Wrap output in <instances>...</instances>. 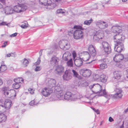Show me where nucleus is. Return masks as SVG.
<instances>
[{"label":"nucleus","instance_id":"nucleus-20","mask_svg":"<svg viewBox=\"0 0 128 128\" xmlns=\"http://www.w3.org/2000/svg\"><path fill=\"white\" fill-rule=\"evenodd\" d=\"M63 78L64 80H68L71 79L72 76L70 71L68 70L66 71L63 76Z\"/></svg>","mask_w":128,"mask_h":128},{"label":"nucleus","instance_id":"nucleus-25","mask_svg":"<svg viewBox=\"0 0 128 128\" xmlns=\"http://www.w3.org/2000/svg\"><path fill=\"white\" fill-rule=\"evenodd\" d=\"M112 32L114 33H120L122 31L121 27L118 26H113L112 28Z\"/></svg>","mask_w":128,"mask_h":128},{"label":"nucleus","instance_id":"nucleus-55","mask_svg":"<svg viewBox=\"0 0 128 128\" xmlns=\"http://www.w3.org/2000/svg\"><path fill=\"white\" fill-rule=\"evenodd\" d=\"M42 50H40V52H39V53L40 56V58L41 56L42 55Z\"/></svg>","mask_w":128,"mask_h":128},{"label":"nucleus","instance_id":"nucleus-22","mask_svg":"<svg viewBox=\"0 0 128 128\" xmlns=\"http://www.w3.org/2000/svg\"><path fill=\"white\" fill-rule=\"evenodd\" d=\"M124 58L123 55L121 54H116L114 57V60L116 62H119Z\"/></svg>","mask_w":128,"mask_h":128},{"label":"nucleus","instance_id":"nucleus-43","mask_svg":"<svg viewBox=\"0 0 128 128\" xmlns=\"http://www.w3.org/2000/svg\"><path fill=\"white\" fill-rule=\"evenodd\" d=\"M9 24H10V23H7L6 22H0V26L4 25L8 26Z\"/></svg>","mask_w":128,"mask_h":128},{"label":"nucleus","instance_id":"nucleus-30","mask_svg":"<svg viewBox=\"0 0 128 128\" xmlns=\"http://www.w3.org/2000/svg\"><path fill=\"white\" fill-rule=\"evenodd\" d=\"M72 72L73 73V76L76 78L79 79H82V78L78 74V72L74 70H72Z\"/></svg>","mask_w":128,"mask_h":128},{"label":"nucleus","instance_id":"nucleus-40","mask_svg":"<svg viewBox=\"0 0 128 128\" xmlns=\"http://www.w3.org/2000/svg\"><path fill=\"white\" fill-rule=\"evenodd\" d=\"M28 26V24L26 22L23 23L21 25V27L24 28H26Z\"/></svg>","mask_w":128,"mask_h":128},{"label":"nucleus","instance_id":"nucleus-44","mask_svg":"<svg viewBox=\"0 0 128 128\" xmlns=\"http://www.w3.org/2000/svg\"><path fill=\"white\" fill-rule=\"evenodd\" d=\"M28 91L31 94H33L34 93V90L31 88L28 89Z\"/></svg>","mask_w":128,"mask_h":128},{"label":"nucleus","instance_id":"nucleus-52","mask_svg":"<svg viewBox=\"0 0 128 128\" xmlns=\"http://www.w3.org/2000/svg\"><path fill=\"white\" fill-rule=\"evenodd\" d=\"M13 54L12 53L8 54H6V56L7 57H9L10 56H13L12 55V54Z\"/></svg>","mask_w":128,"mask_h":128},{"label":"nucleus","instance_id":"nucleus-50","mask_svg":"<svg viewBox=\"0 0 128 128\" xmlns=\"http://www.w3.org/2000/svg\"><path fill=\"white\" fill-rule=\"evenodd\" d=\"M124 87L126 88H128V82L125 83L124 85Z\"/></svg>","mask_w":128,"mask_h":128},{"label":"nucleus","instance_id":"nucleus-6","mask_svg":"<svg viewBox=\"0 0 128 128\" xmlns=\"http://www.w3.org/2000/svg\"><path fill=\"white\" fill-rule=\"evenodd\" d=\"M115 94H110L107 93L106 98L108 99L112 98L115 99L121 98L123 96V92L120 88H116L115 90Z\"/></svg>","mask_w":128,"mask_h":128},{"label":"nucleus","instance_id":"nucleus-33","mask_svg":"<svg viewBox=\"0 0 128 128\" xmlns=\"http://www.w3.org/2000/svg\"><path fill=\"white\" fill-rule=\"evenodd\" d=\"M22 65L24 67H26L29 63L28 60L25 58L22 61Z\"/></svg>","mask_w":128,"mask_h":128},{"label":"nucleus","instance_id":"nucleus-34","mask_svg":"<svg viewBox=\"0 0 128 128\" xmlns=\"http://www.w3.org/2000/svg\"><path fill=\"white\" fill-rule=\"evenodd\" d=\"M20 84L15 82L13 84L12 87L14 89H17L20 88Z\"/></svg>","mask_w":128,"mask_h":128},{"label":"nucleus","instance_id":"nucleus-41","mask_svg":"<svg viewBox=\"0 0 128 128\" xmlns=\"http://www.w3.org/2000/svg\"><path fill=\"white\" fill-rule=\"evenodd\" d=\"M6 112L5 110V108L2 105H0V112Z\"/></svg>","mask_w":128,"mask_h":128},{"label":"nucleus","instance_id":"nucleus-17","mask_svg":"<svg viewBox=\"0 0 128 128\" xmlns=\"http://www.w3.org/2000/svg\"><path fill=\"white\" fill-rule=\"evenodd\" d=\"M124 48V45L121 42L116 43L115 44L114 50L118 52H121L123 50Z\"/></svg>","mask_w":128,"mask_h":128},{"label":"nucleus","instance_id":"nucleus-61","mask_svg":"<svg viewBox=\"0 0 128 128\" xmlns=\"http://www.w3.org/2000/svg\"><path fill=\"white\" fill-rule=\"evenodd\" d=\"M124 60L125 61H127L128 60V57H127L126 58H124Z\"/></svg>","mask_w":128,"mask_h":128},{"label":"nucleus","instance_id":"nucleus-5","mask_svg":"<svg viewBox=\"0 0 128 128\" xmlns=\"http://www.w3.org/2000/svg\"><path fill=\"white\" fill-rule=\"evenodd\" d=\"M2 91L5 96L8 98H14L16 96V92L13 89H10L9 87L5 86L2 89Z\"/></svg>","mask_w":128,"mask_h":128},{"label":"nucleus","instance_id":"nucleus-53","mask_svg":"<svg viewBox=\"0 0 128 128\" xmlns=\"http://www.w3.org/2000/svg\"><path fill=\"white\" fill-rule=\"evenodd\" d=\"M109 121L110 122H112L114 121L113 119L111 117H110L108 119Z\"/></svg>","mask_w":128,"mask_h":128},{"label":"nucleus","instance_id":"nucleus-23","mask_svg":"<svg viewBox=\"0 0 128 128\" xmlns=\"http://www.w3.org/2000/svg\"><path fill=\"white\" fill-rule=\"evenodd\" d=\"M64 72V68L62 65L57 66L55 69V72L57 74H60Z\"/></svg>","mask_w":128,"mask_h":128},{"label":"nucleus","instance_id":"nucleus-64","mask_svg":"<svg viewBox=\"0 0 128 128\" xmlns=\"http://www.w3.org/2000/svg\"><path fill=\"white\" fill-rule=\"evenodd\" d=\"M124 112H128V108L125 110Z\"/></svg>","mask_w":128,"mask_h":128},{"label":"nucleus","instance_id":"nucleus-10","mask_svg":"<svg viewBox=\"0 0 128 128\" xmlns=\"http://www.w3.org/2000/svg\"><path fill=\"white\" fill-rule=\"evenodd\" d=\"M96 26L101 29H104L107 28L108 26V23L102 20H98L95 22Z\"/></svg>","mask_w":128,"mask_h":128},{"label":"nucleus","instance_id":"nucleus-13","mask_svg":"<svg viewBox=\"0 0 128 128\" xmlns=\"http://www.w3.org/2000/svg\"><path fill=\"white\" fill-rule=\"evenodd\" d=\"M79 72L80 75L85 77H89L91 74L90 70L86 69H81L80 70Z\"/></svg>","mask_w":128,"mask_h":128},{"label":"nucleus","instance_id":"nucleus-47","mask_svg":"<svg viewBox=\"0 0 128 128\" xmlns=\"http://www.w3.org/2000/svg\"><path fill=\"white\" fill-rule=\"evenodd\" d=\"M92 110L95 112L97 114H100V112L99 111V110H98L97 109L96 110L95 108H92Z\"/></svg>","mask_w":128,"mask_h":128},{"label":"nucleus","instance_id":"nucleus-59","mask_svg":"<svg viewBox=\"0 0 128 128\" xmlns=\"http://www.w3.org/2000/svg\"><path fill=\"white\" fill-rule=\"evenodd\" d=\"M61 0H54V1L55 2V3H56V2H59Z\"/></svg>","mask_w":128,"mask_h":128},{"label":"nucleus","instance_id":"nucleus-8","mask_svg":"<svg viewBox=\"0 0 128 128\" xmlns=\"http://www.w3.org/2000/svg\"><path fill=\"white\" fill-rule=\"evenodd\" d=\"M59 45L60 48L65 50L69 49L70 47L69 42L66 40H60L59 42Z\"/></svg>","mask_w":128,"mask_h":128},{"label":"nucleus","instance_id":"nucleus-42","mask_svg":"<svg viewBox=\"0 0 128 128\" xmlns=\"http://www.w3.org/2000/svg\"><path fill=\"white\" fill-rule=\"evenodd\" d=\"M56 12L57 14H63L65 12V11L64 10H62L61 9H58L57 11Z\"/></svg>","mask_w":128,"mask_h":128},{"label":"nucleus","instance_id":"nucleus-63","mask_svg":"<svg viewBox=\"0 0 128 128\" xmlns=\"http://www.w3.org/2000/svg\"><path fill=\"white\" fill-rule=\"evenodd\" d=\"M58 47L56 45H54V47L53 48L54 49L57 48Z\"/></svg>","mask_w":128,"mask_h":128},{"label":"nucleus","instance_id":"nucleus-24","mask_svg":"<svg viewBox=\"0 0 128 128\" xmlns=\"http://www.w3.org/2000/svg\"><path fill=\"white\" fill-rule=\"evenodd\" d=\"M88 50L89 54L92 56L94 57L96 56V51L93 45H90L89 46Z\"/></svg>","mask_w":128,"mask_h":128},{"label":"nucleus","instance_id":"nucleus-9","mask_svg":"<svg viewBox=\"0 0 128 128\" xmlns=\"http://www.w3.org/2000/svg\"><path fill=\"white\" fill-rule=\"evenodd\" d=\"M27 8V6L25 5L20 4L18 6H16L14 7L13 11L14 13L20 12L25 11Z\"/></svg>","mask_w":128,"mask_h":128},{"label":"nucleus","instance_id":"nucleus-19","mask_svg":"<svg viewBox=\"0 0 128 128\" xmlns=\"http://www.w3.org/2000/svg\"><path fill=\"white\" fill-rule=\"evenodd\" d=\"M12 102L11 100H6L5 101L4 104V107L5 108V110L6 111L5 114H9L8 111H6V110H8L12 106Z\"/></svg>","mask_w":128,"mask_h":128},{"label":"nucleus","instance_id":"nucleus-45","mask_svg":"<svg viewBox=\"0 0 128 128\" xmlns=\"http://www.w3.org/2000/svg\"><path fill=\"white\" fill-rule=\"evenodd\" d=\"M95 32L96 33H97V34H98V36H101V35H100V34H104L102 33V31L101 30H99L98 31L96 32Z\"/></svg>","mask_w":128,"mask_h":128},{"label":"nucleus","instance_id":"nucleus-7","mask_svg":"<svg viewBox=\"0 0 128 128\" xmlns=\"http://www.w3.org/2000/svg\"><path fill=\"white\" fill-rule=\"evenodd\" d=\"M123 76L122 72L119 71H116L113 72V81L115 83L121 82L123 80Z\"/></svg>","mask_w":128,"mask_h":128},{"label":"nucleus","instance_id":"nucleus-29","mask_svg":"<svg viewBox=\"0 0 128 128\" xmlns=\"http://www.w3.org/2000/svg\"><path fill=\"white\" fill-rule=\"evenodd\" d=\"M7 119L6 115L4 114L3 113L0 114V122H4Z\"/></svg>","mask_w":128,"mask_h":128},{"label":"nucleus","instance_id":"nucleus-39","mask_svg":"<svg viewBox=\"0 0 128 128\" xmlns=\"http://www.w3.org/2000/svg\"><path fill=\"white\" fill-rule=\"evenodd\" d=\"M107 67V64H102L100 65V68L101 69H104Z\"/></svg>","mask_w":128,"mask_h":128},{"label":"nucleus","instance_id":"nucleus-28","mask_svg":"<svg viewBox=\"0 0 128 128\" xmlns=\"http://www.w3.org/2000/svg\"><path fill=\"white\" fill-rule=\"evenodd\" d=\"M98 34L95 33L94 34V40L98 41L100 39H102L104 36V34H100V35L101 36H98Z\"/></svg>","mask_w":128,"mask_h":128},{"label":"nucleus","instance_id":"nucleus-62","mask_svg":"<svg viewBox=\"0 0 128 128\" xmlns=\"http://www.w3.org/2000/svg\"><path fill=\"white\" fill-rule=\"evenodd\" d=\"M3 7V6L2 4L0 3V9L2 8Z\"/></svg>","mask_w":128,"mask_h":128},{"label":"nucleus","instance_id":"nucleus-14","mask_svg":"<svg viewBox=\"0 0 128 128\" xmlns=\"http://www.w3.org/2000/svg\"><path fill=\"white\" fill-rule=\"evenodd\" d=\"M118 34L115 35L113 37L114 41L116 43L121 42L125 39L124 36H122L120 33H118Z\"/></svg>","mask_w":128,"mask_h":128},{"label":"nucleus","instance_id":"nucleus-37","mask_svg":"<svg viewBox=\"0 0 128 128\" xmlns=\"http://www.w3.org/2000/svg\"><path fill=\"white\" fill-rule=\"evenodd\" d=\"M38 102L36 100H33L31 101L29 103L30 105L32 106L34 105H36L38 104Z\"/></svg>","mask_w":128,"mask_h":128},{"label":"nucleus","instance_id":"nucleus-32","mask_svg":"<svg viewBox=\"0 0 128 128\" xmlns=\"http://www.w3.org/2000/svg\"><path fill=\"white\" fill-rule=\"evenodd\" d=\"M81 96L78 93L73 94L72 98H74V100H75L77 99H79L81 98Z\"/></svg>","mask_w":128,"mask_h":128},{"label":"nucleus","instance_id":"nucleus-57","mask_svg":"<svg viewBox=\"0 0 128 128\" xmlns=\"http://www.w3.org/2000/svg\"><path fill=\"white\" fill-rule=\"evenodd\" d=\"M0 2L1 3H3V4H4L5 3V1L4 0H0Z\"/></svg>","mask_w":128,"mask_h":128},{"label":"nucleus","instance_id":"nucleus-36","mask_svg":"<svg viewBox=\"0 0 128 128\" xmlns=\"http://www.w3.org/2000/svg\"><path fill=\"white\" fill-rule=\"evenodd\" d=\"M6 69L7 68L5 65H1L0 67V72H4Z\"/></svg>","mask_w":128,"mask_h":128},{"label":"nucleus","instance_id":"nucleus-35","mask_svg":"<svg viewBox=\"0 0 128 128\" xmlns=\"http://www.w3.org/2000/svg\"><path fill=\"white\" fill-rule=\"evenodd\" d=\"M14 80L15 82L20 84L21 82H23L24 80L22 78H18L14 79Z\"/></svg>","mask_w":128,"mask_h":128},{"label":"nucleus","instance_id":"nucleus-21","mask_svg":"<svg viewBox=\"0 0 128 128\" xmlns=\"http://www.w3.org/2000/svg\"><path fill=\"white\" fill-rule=\"evenodd\" d=\"M4 13L6 15L14 13L13 8L12 6H7L4 8Z\"/></svg>","mask_w":128,"mask_h":128},{"label":"nucleus","instance_id":"nucleus-48","mask_svg":"<svg viewBox=\"0 0 128 128\" xmlns=\"http://www.w3.org/2000/svg\"><path fill=\"white\" fill-rule=\"evenodd\" d=\"M99 78V75L97 74L95 75V76H94V78L95 80H97Z\"/></svg>","mask_w":128,"mask_h":128},{"label":"nucleus","instance_id":"nucleus-12","mask_svg":"<svg viewBox=\"0 0 128 128\" xmlns=\"http://www.w3.org/2000/svg\"><path fill=\"white\" fill-rule=\"evenodd\" d=\"M102 45L103 50L106 53L108 54L111 51L110 46L107 42L103 41L102 43Z\"/></svg>","mask_w":128,"mask_h":128},{"label":"nucleus","instance_id":"nucleus-18","mask_svg":"<svg viewBox=\"0 0 128 128\" xmlns=\"http://www.w3.org/2000/svg\"><path fill=\"white\" fill-rule=\"evenodd\" d=\"M40 4L44 5L53 6V8L56 6L57 5L56 4H52V2L51 0H39Z\"/></svg>","mask_w":128,"mask_h":128},{"label":"nucleus","instance_id":"nucleus-51","mask_svg":"<svg viewBox=\"0 0 128 128\" xmlns=\"http://www.w3.org/2000/svg\"><path fill=\"white\" fill-rule=\"evenodd\" d=\"M17 33H15L10 35V36L11 37H15L17 36Z\"/></svg>","mask_w":128,"mask_h":128},{"label":"nucleus","instance_id":"nucleus-46","mask_svg":"<svg viewBox=\"0 0 128 128\" xmlns=\"http://www.w3.org/2000/svg\"><path fill=\"white\" fill-rule=\"evenodd\" d=\"M40 57H39L38 59L37 62L35 63V65H36L37 64H40Z\"/></svg>","mask_w":128,"mask_h":128},{"label":"nucleus","instance_id":"nucleus-16","mask_svg":"<svg viewBox=\"0 0 128 128\" xmlns=\"http://www.w3.org/2000/svg\"><path fill=\"white\" fill-rule=\"evenodd\" d=\"M52 92L51 88L49 87H45L42 88L41 92L42 94L45 97L48 96Z\"/></svg>","mask_w":128,"mask_h":128},{"label":"nucleus","instance_id":"nucleus-54","mask_svg":"<svg viewBox=\"0 0 128 128\" xmlns=\"http://www.w3.org/2000/svg\"><path fill=\"white\" fill-rule=\"evenodd\" d=\"M7 44V42H4V45L2 46V48H4L6 47V45Z\"/></svg>","mask_w":128,"mask_h":128},{"label":"nucleus","instance_id":"nucleus-38","mask_svg":"<svg viewBox=\"0 0 128 128\" xmlns=\"http://www.w3.org/2000/svg\"><path fill=\"white\" fill-rule=\"evenodd\" d=\"M93 21L92 19H91L90 20H86L85 21L84 23V24L89 25H90V24Z\"/></svg>","mask_w":128,"mask_h":128},{"label":"nucleus","instance_id":"nucleus-3","mask_svg":"<svg viewBox=\"0 0 128 128\" xmlns=\"http://www.w3.org/2000/svg\"><path fill=\"white\" fill-rule=\"evenodd\" d=\"M76 30L73 31V30L68 32V34H73L74 38L78 40L82 38L83 37L84 33L82 30L84 28L80 26H75L74 27Z\"/></svg>","mask_w":128,"mask_h":128},{"label":"nucleus","instance_id":"nucleus-56","mask_svg":"<svg viewBox=\"0 0 128 128\" xmlns=\"http://www.w3.org/2000/svg\"><path fill=\"white\" fill-rule=\"evenodd\" d=\"M3 84V81L2 79L0 78V86Z\"/></svg>","mask_w":128,"mask_h":128},{"label":"nucleus","instance_id":"nucleus-27","mask_svg":"<svg viewBox=\"0 0 128 128\" xmlns=\"http://www.w3.org/2000/svg\"><path fill=\"white\" fill-rule=\"evenodd\" d=\"M75 65L77 66H80L82 64V60L79 58L78 59H76L74 60Z\"/></svg>","mask_w":128,"mask_h":128},{"label":"nucleus","instance_id":"nucleus-11","mask_svg":"<svg viewBox=\"0 0 128 128\" xmlns=\"http://www.w3.org/2000/svg\"><path fill=\"white\" fill-rule=\"evenodd\" d=\"M59 60L58 57L54 55L50 58L49 62L51 66H54L58 64Z\"/></svg>","mask_w":128,"mask_h":128},{"label":"nucleus","instance_id":"nucleus-1","mask_svg":"<svg viewBox=\"0 0 128 128\" xmlns=\"http://www.w3.org/2000/svg\"><path fill=\"white\" fill-rule=\"evenodd\" d=\"M55 89L58 92L56 96L58 99L72 101L74 100V98H72L73 94L71 92H66L64 90H61L60 88L57 86L56 87Z\"/></svg>","mask_w":128,"mask_h":128},{"label":"nucleus","instance_id":"nucleus-4","mask_svg":"<svg viewBox=\"0 0 128 128\" xmlns=\"http://www.w3.org/2000/svg\"><path fill=\"white\" fill-rule=\"evenodd\" d=\"M89 88L94 93L98 94L100 96H104L106 98L107 93L106 92L105 90H102V87L99 84H94L90 86Z\"/></svg>","mask_w":128,"mask_h":128},{"label":"nucleus","instance_id":"nucleus-2","mask_svg":"<svg viewBox=\"0 0 128 128\" xmlns=\"http://www.w3.org/2000/svg\"><path fill=\"white\" fill-rule=\"evenodd\" d=\"M72 56L69 52H66L63 55L62 59L64 60L67 61L66 64L68 66L70 67L73 66L72 59L74 60L76 57L77 54L75 51H73L72 53Z\"/></svg>","mask_w":128,"mask_h":128},{"label":"nucleus","instance_id":"nucleus-60","mask_svg":"<svg viewBox=\"0 0 128 128\" xmlns=\"http://www.w3.org/2000/svg\"><path fill=\"white\" fill-rule=\"evenodd\" d=\"M126 74L127 75V77L128 78V69L126 70Z\"/></svg>","mask_w":128,"mask_h":128},{"label":"nucleus","instance_id":"nucleus-26","mask_svg":"<svg viewBox=\"0 0 128 128\" xmlns=\"http://www.w3.org/2000/svg\"><path fill=\"white\" fill-rule=\"evenodd\" d=\"M56 82L55 80L53 79H50V80H48V86L50 87H55V89L56 90V89H55L56 87H58L57 86H56ZM60 88L59 86H58Z\"/></svg>","mask_w":128,"mask_h":128},{"label":"nucleus","instance_id":"nucleus-58","mask_svg":"<svg viewBox=\"0 0 128 128\" xmlns=\"http://www.w3.org/2000/svg\"><path fill=\"white\" fill-rule=\"evenodd\" d=\"M124 121H123V123H122V125H121V126H120V128H124Z\"/></svg>","mask_w":128,"mask_h":128},{"label":"nucleus","instance_id":"nucleus-49","mask_svg":"<svg viewBox=\"0 0 128 128\" xmlns=\"http://www.w3.org/2000/svg\"><path fill=\"white\" fill-rule=\"evenodd\" d=\"M41 69V68L39 66H37L36 67L35 69V71H38L40 70Z\"/></svg>","mask_w":128,"mask_h":128},{"label":"nucleus","instance_id":"nucleus-15","mask_svg":"<svg viewBox=\"0 0 128 128\" xmlns=\"http://www.w3.org/2000/svg\"><path fill=\"white\" fill-rule=\"evenodd\" d=\"M90 57L89 53L87 52H84L82 53L81 54L79 55V57L84 61L88 60Z\"/></svg>","mask_w":128,"mask_h":128},{"label":"nucleus","instance_id":"nucleus-31","mask_svg":"<svg viewBox=\"0 0 128 128\" xmlns=\"http://www.w3.org/2000/svg\"><path fill=\"white\" fill-rule=\"evenodd\" d=\"M100 80L102 82H106L107 80L106 77L104 74H102L100 76Z\"/></svg>","mask_w":128,"mask_h":128}]
</instances>
